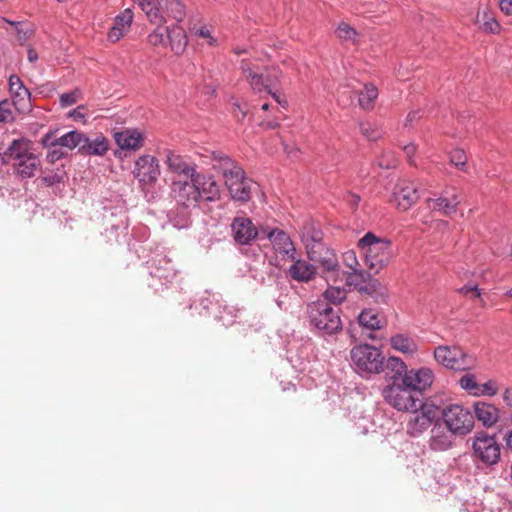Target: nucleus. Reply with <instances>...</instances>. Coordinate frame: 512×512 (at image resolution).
<instances>
[{"instance_id": "ea45409f", "label": "nucleus", "mask_w": 512, "mask_h": 512, "mask_svg": "<svg viewBox=\"0 0 512 512\" xmlns=\"http://www.w3.org/2000/svg\"><path fill=\"white\" fill-rule=\"evenodd\" d=\"M223 178L226 187L233 186L237 182L252 181L246 177L244 170L239 165L229 173L225 174Z\"/></svg>"}, {"instance_id": "de8ad7c7", "label": "nucleus", "mask_w": 512, "mask_h": 512, "mask_svg": "<svg viewBox=\"0 0 512 512\" xmlns=\"http://www.w3.org/2000/svg\"><path fill=\"white\" fill-rule=\"evenodd\" d=\"M450 163L462 171H465L467 156L461 149H454L450 153Z\"/></svg>"}, {"instance_id": "412c9836", "label": "nucleus", "mask_w": 512, "mask_h": 512, "mask_svg": "<svg viewBox=\"0 0 512 512\" xmlns=\"http://www.w3.org/2000/svg\"><path fill=\"white\" fill-rule=\"evenodd\" d=\"M165 164L169 172L184 178L196 176L199 172L194 163L188 162L187 159L172 150H165Z\"/></svg>"}, {"instance_id": "a18cd8bd", "label": "nucleus", "mask_w": 512, "mask_h": 512, "mask_svg": "<svg viewBox=\"0 0 512 512\" xmlns=\"http://www.w3.org/2000/svg\"><path fill=\"white\" fill-rule=\"evenodd\" d=\"M324 297L329 302L337 304L345 299L346 292L344 289L339 287H330L324 292Z\"/></svg>"}, {"instance_id": "864d4df0", "label": "nucleus", "mask_w": 512, "mask_h": 512, "mask_svg": "<svg viewBox=\"0 0 512 512\" xmlns=\"http://www.w3.org/2000/svg\"><path fill=\"white\" fill-rule=\"evenodd\" d=\"M378 165L381 168L385 169L394 168L397 165V160L395 159L392 153H387L386 155H383V157L379 159Z\"/></svg>"}, {"instance_id": "7ed1b4c3", "label": "nucleus", "mask_w": 512, "mask_h": 512, "mask_svg": "<svg viewBox=\"0 0 512 512\" xmlns=\"http://www.w3.org/2000/svg\"><path fill=\"white\" fill-rule=\"evenodd\" d=\"M8 162H12L17 174L22 178H31L40 168V159L32 152L31 142L26 139L14 140L4 153Z\"/></svg>"}, {"instance_id": "f257e3e1", "label": "nucleus", "mask_w": 512, "mask_h": 512, "mask_svg": "<svg viewBox=\"0 0 512 512\" xmlns=\"http://www.w3.org/2000/svg\"><path fill=\"white\" fill-rule=\"evenodd\" d=\"M142 11L146 14L150 23L157 25L148 37V43L154 47H166V34L168 27L163 25L166 19L172 18L177 22H181L185 16V6L179 0H133Z\"/></svg>"}, {"instance_id": "393cba45", "label": "nucleus", "mask_w": 512, "mask_h": 512, "mask_svg": "<svg viewBox=\"0 0 512 512\" xmlns=\"http://www.w3.org/2000/svg\"><path fill=\"white\" fill-rule=\"evenodd\" d=\"M117 145L124 150L136 151L143 146L144 137L136 129H126L114 134Z\"/></svg>"}, {"instance_id": "ddd939ff", "label": "nucleus", "mask_w": 512, "mask_h": 512, "mask_svg": "<svg viewBox=\"0 0 512 512\" xmlns=\"http://www.w3.org/2000/svg\"><path fill=\"white\" fill-rule=\"evenodd\" d=\"M231 233L234 241L240 245H248L258 237L262 238L261 227L257 228L246 216H238L233 219Z\"/></svg>"}, {"instance_id": "680f3d73", "label": "nucleus", "mask_w": 512, "mask_h": 512, "mask_svg": "<svg viewBox=\"0 0 512 512\" xmlns=\"http://www.w3.org/2000/svg\"><path fill=\"white\" fill-rule=\"evenodd\" d=\"M416 150H417V147H416V145L414 143H410V144L405 145L403 147V151L406 154V156H407V158H408V160L410 161L411 164L413 163L412 157L416 153Z\"/></svg>"}, {"instance_id": "a878e982", "label": "nucleus", "mask_w": 512, "mask_h": 512, "mask_svg": "<svg viewBox=\"0 0 512 512\" xmlns=\"http://www.w3.org/2000/svg\"><path fill=\"white\" fill-rule=\"evenodd\" d=\"M197 190L199 192V201L201 199L213 202L219 198V187L212 177H206L204 174L198 173L196 176Z\"/></svg>"}, {"instance_id": "09e8293b", "label": "nucleus", "mask_w": 512, "mask_h": 512, "mask_svg": "<svg viewBox=\"0 0 512 512\" xmlns=\"http://www.w3.org/2000/svg\"><path fill=\"white\" fill-rule=\"evenodd\" d=\"M499 387L495 380H488L484 384H479V391L475 392V396H494L498 393Z\"/></svg>"}, {"instance_id": "4d7b16f0", "label": "nucleus", "mask_w": 512, "mask_h": 512, "mask_svg": "<svg viewBox=\"0 0 512 512\" xmlns=\"http://www.w3.org/2000/svg\"><path fill=\"white\" fill-rule=\"evenodd\" d=\"M344 261H345L346 265L354 271L353 273L358 272L356 270V267L358 266V261L356 259L354 252L346 253L344 255Z\"/></svg>"}, {"instance_id": "4be33fe9", "label": "nucleus", "mask_w": 512, "mask_h": 512, "mask_svg": "<svg viewBox=\"0 0 512 512\" xmlns=\"http://www.w3.org/2000/svg\"><path fill=\"white\" fill-rule=\"evenodd\" d=\"M9 91L15 110L24 112L30 108V93L17 75L10 76Z\"/></svg>"}, {"instance_id": "473e14b6", "label": "nucleus", "mask_w": 512, "mask_h": 512, "mask_svg": "<svg viewBox=\"0 0 512 512\" xmlns=\"http://www.w3.org/2000/svg\"><path fill=\"white\" fill-rule=\"evenodd\" d=\"M108 148V141L103 135H98L93 140H90L85 135V142H83L81 153L102 156L108 151Z\"/></svg>"}, {"instance_id": "cd10ccee", "label": "nucleus", "mask_w": 512, "mask_h": 512, "mask_svg": "<svg viewBox=\"0 0 512 512\" xmlns=\"http://www.w3.org/2000/svg\"><path fill=\"white\" fill-rule=\"evenodd\" d=\"M474 412L475 417L485 427H492L499 419V409L491 403L481 401L475 403Z\"/></svg>"}, {"instance_id": "aec40b11", "label": "nucleus", "mask_w": 512, "mask_h": 512, "mask_svg": "<svg viewBox=\"0 0 512 512\" xmlns=\"http://www.w3.org/2000/svg\"><path fill=\"white\" fill-rule=\"evenodd\" d=\"M461 202L460 194L455 188L445 191L442 196L436 199L428 198L427 207L432 211H439L445 216H452L456 213L457 207Z\"/></svg>"}, {"instance_id": "f3484780", "label": "nucleus", "mask_w": 512, "mask_h": 512, "mask_svg": "<svg viewBox=\"0 0 512 512\" xmlns=\"http://www.w3.org/2000/svg\"><path fill=\"white\" fill-rule=\"evenodd\" d=\"M420 195L417 186L409 180H399L393 190V198L399 209L406 211L414 205Z\"/></svg>"}, {"instance_id": "6e6d98bb", "label": "nucleus", "mask_w": 512, "mask_h": 512, "mask_svg": "<svg viewBox=\"0 0 512 512\" xmlns=\"http://www.w3.org/2000/svg\"><path fill=\"white\" fill-rule=\"evenodd\" d=\"M360 196L352 192H347L344 195V201L353 209H357L360 203Z\"/></svg>"}, {"instance_id": "9b49d317", "label": "nucleus", "mask_w": 512, "mask_h": 512, "mask_svg": "<svg viewBox=\"0 0 512 512\" xmlns=\"http://www.w3.org/2000/svg\"><path fill=\"white\" fill-rule=\"evenodd\" d=\"M311 323L327 334H333L341 329L338 312L326 303H314L309 310Z\"/></svg>"}, {"instance_id": "4468645a", "label": "nucleus", "mask_w": 512, "mask_h": 512, "mask_svg": "<svg viewBox=\"0 0 512 512\" xmlns=\"http://www.w3.org/2000/svg\"><path fill=\"white\" fill-rule=\"evenodd\" d=\"M133 174L142 185L154 184L160 175L158 160L151 155L139 157L135 163Z\"/></svg>"}, {"instance_id": "0e129e2a", "label": "nucleus", "mask_w": 512, "mask_h": 512, "mask_svg": "<svg viewBox=\"0 0 512 512\" xmlns=\"http://www.w3.org/2000/svg\"><path fill=\"white\" fill-rule=\"evenodd\" d=\"M268 94H270L272 96V98L277 102L279 103L280 105H282L283 107H286L287 106V101L285 99H282L280 94L277 93V91H274L273 90H270V91H267Z\"/></svg>"}, {"instance_id": "c9c22d12", "label": "nucleus", "mask_w": 512, "mask_h": 512, "mask_svg": "<svg viewBox=\"0 0 512 512\" xmlns=\"http://www.w3.org/2000/svg\"><path fill=\"white\" fill-rule=\"evenodd\" d=\"M384 370L387 371V377L395 382L399 378L403 379L407 366L400 358L392 356L388 359L384 358Z\"/></svg>"}, {"instance_id": "20e7f679", "label": "nucleus", "mask_w": 512, "mask_h": 512, "mask_svg": "<svg viewBox=\"0 0 512 512\" xmlns=\"http://www.w3.org/2000/svg\"><path fill=\"white\" fill-rule=\"evenodd\" d=\"M240 69L246 82L255 92L270 91L281 86L283 73L278 67L267 68L263 73L251 60L243 59Z\"/></svg>"}, {"instance_id": "2f4dec72", "label": "nucleus", "mask_w": 512, "mask_h": 512, "mask_svg": "<svg viewBox=\"0 0 512 512\" xmlns=\"http://www.w3.org/2000/svg\"><path fill=\"white\" fill-rule=\"evenodd\" d=\"M347 281L350 285H355L359 292L368 295L376 293L380 288V282L378 280L371 278L366 280L362 272L350 274Z\"/></svg>"}, {"instance_id": "4c0bfd02", "label": "nucleus", "mask_w": 512, "mask_h": 512, "mask_svg": "<svg viewBox=\"0 0 512 512\" xmlns=\"http://www.w3.org/2000/svg\"><path fill=\"white\" fill-rule=\"evenodd\" d=\"M378 97V89L373 84H365L364 89L360 91L358 102L362 109L372 110L374 102Z\"/></svg>"}, {"instance_id": "6e6552de", "label": "nucleus", "mask_w": 512, "mask_h": 512, "mask_svg": "<svg viewBox=\"0 0 512 512\" xmlns=\"http://www.w3.org/2000/svg\"><path fill=\"white\" fill-rule=\"evenodd\" d=\"M409 413L406 431L410 436L417 437L437 419L438 408L433 404L421 402L417 409L411 410Z\"/></svg>"}, {"instance_id": "69168bd1", "label": "nucleus", "mask_w": 512, "mask_h": 512, "mask_svg": "<svg viewBox=\"0 0 512 512\" xmlns=\"http://www.w3.org/2000/svg\"><path fill=\"white\" fill-rule=\"evenodd\" d=\"M38 59V54L33 48L28 49V60L30 62H35Z\"/></svg>"}, {"instance_id": "dca6fc26", "label": "nucleus", "mask_w": 512, "mask_h": 512, "mask_svg": "<svg viewBox=\"0 0 512 512\" xmlns=\"http://www.w3.org/2000/svg\"><path fill=\"white\" fill-rule=\"evenodd\" d=\"M196 177L192 176L185 180H175L172 182L171 190L178 203L185 206L199 202V192L196 183Z\"/></svg>"}, {"instance_id": "79ce46f5", "label": "nucleus", "mask_w": 512, "mask_h": 512, "mask_svg": "<svg viewBox=\"0 0 512 512\" xmlns=\"http://www.w3.org/2000/svg\"><path fill=\"white\" fill-rule=\"evenodd\" d=\"M7 23L15 27L16 31V40L20 45L25 44V42L31 37L33 34V30L28 26H24L20 23L12 22L5 20Z\"/></svg>"}, {"instance_id": "6ab92c4d", "label": "nucleus", "mask_w": 512, "mask_h": 512, "mask_svg": "<svg viewBox=\"0 0 512 512\" xmlns=\"http://www.w3.org/2000/svg\"><path fill=\"white\" fill-rule=\"evenodd\" d=\"M434 375L431 369L423 367L420 369L407 370L402 379V384L416 394L426 390L433 383Z\"/></svg>"}, {"instance_id": "bf43d9fd", "label": "nucleus", "mask_w": 512, "mask_h": 512, "mask_svg": "<svg viewBox=\"0 0 512 512\" xmlns=\"http://www.w3.org/2000/svg\"><path fill=\"white\" fill-rule=\"evenodd\" d=\"M502 398H503L505 405L509 409H512V385L508 386L504 389Z\"/></svg>"}, {"instance_id": "3c124183", "label": "nucleus", "mask_w": 512, "mask_h": 512, "mask_svg": "<svg viewBox=\"0 0 512 512\" xmlns=\"http://www.w3.org/2000/svg\"><path fill=\"white\" fill-rule=\"evenodd\" d=\"M81 97V92L78 89H75L74 91L63 93L60 96V104L62 107H69L73 104H75Z\"/></svg>"}, {"instance_id": "774afa93", "label": "nucleus", "mask_w": 512, "mask_h": 512, "mask_svg": "<svg viewBox=\"0 0 512 512\" xmlns=\"http://www.w3.org/2000/svg\"><path fill=\"white\" fill-rule=\"evenodd\" d=\"M43 182L46 183L48 186H51L55 183V177H43Z\"/></svg>"}, {"instance_id": "052dcab7", "label": "nucleus", "mask_w": 512, "mask_h": 512, "mask_svg": "<svg viewBox=\"0 0 512 512\" xmlns=\"http://www.w3.org/2000/svg\"><path fill=\"white\" fill-rule=\"evenodd\" d=\"M85 110L86 107L84 105L78 106L76 109H74L72 112H70V117H72L74 120H81L85 117Z\"/></svg>"}, {"instance_id": "423d86ee", "label": "nucleus", "mask_w": 512, "mask_h": 512, "mask_svg": "<svg viewBox=\"0 0 512 512\" xmlns=\"http://www.w3.org/2000/svg\"><path fill=\"white\" fill-rule=\"evenodd\" d=\"M382 395L385 401L398 411L409 412L417 409L422 399L404 386L402 383L393 382L383 389Z\"/></svg>"}, {"instance_id": "bb28decb", "label": "nucleus", "mask_w": 512, "mask_h": 512, "mask_svg": "<svg viewBox=\"0 0 512 512\" xmlns=\"http://www.w3.org/2000/svg\"><path fill=\"white\" fill-rule=\"evenodd\" d=\"M288 275L297 282H309L316 276V267L305 260H292Z\"/></svg>"}, {"instance_id": "c03bdc74", "label": "nucleus", "mask_w": 512, "mask_h": 512, "mask_svg": "<svg viewBox=\"0 0 512 512\" xmlns=\"http://www.w3.org/2000/svg\"><path fill=\"white\" fill-rule=\"evenodd\" d=\"M459 292L464 295L465 297L471 299V300H474V299H479L480 301V305L482 307H485L486 306V303L485 301L481 298V290L478 288V285L477 284H467L465 286H463Z\"/></svg>"}, {"instance_id": "338daca9", "label": "nucleus", "mask_w": 512, "mask_h": 512, "mask_svg": "<svg viewBox=\"0 0 512 512\" xmlns=\"http://www.w3.org/2000/svg\"><path fill=\"white\" fill-rule=\"evenodd\" d=\"M506 445L512 451V430L506 436Z\"/></svg>"}, {"instance_id": "e433bc0d", "label": "nucleus", "mask_w": 512, "mask_h": 512, "mask_svg": "<svg viewBox=\"0 0 512 512\" xmlns=\"http://www.w3.org/2000/svg\"><path fill=\"white\" fill-rule=\"evenodd\" d=\"M253 181L237 182L233 186H228L227 189L232 199L240 202H248L251 198V189Z\"/></svg>"}, {"instance_id": "8fccbe9b", "label": "nucleus", "mask_w": 512, "mask_h": 512, "mask_svg": "<svg viewBox=\"0 0 512 512\" xmlns=\"http://www.w3.org/2000/svg\"><path fill=\"white\" fill-rule=\"evenodd\" d=\"M14 102L4 100L0 102V122H9L13 119Z\"/></svg>"}, {"instance_id": "a211bd4d", "label": "nucleus", "mask_w": 512, "mask_h": 512, "mask_svg": "<svg viewBox=\"0 0 512 512\" xmlns=\"http://www.w3.org/2000/svg\"><path fill=\"white\" fill-rule=\"evenodd\" d=\"M262 235L267 238L274 250L280 254L286 255L289 259L294 260L295 247L289 235L281 229L261 227Z\"/></svg>"}, {"instance_id": "a19ab883", "label": "nucleus", "mask_w": 512, "mask_h": 512, "mask_svg": "<svg viewBox=\"0 0 512 512\" xmlns=\"http://www.w3.org/2000/svg\"><path fill=\"white\" fill-rule=\"evenodd\" d=\"M459 384L462 389L468 391L471 395L475 396V392L479 391V383L476 381V377L474 374H464L459 379Z\"/></svg>"}, {"instance_id": "e2e57ef3", "label": "nucleus", "mask_w": 512, "mask_h": 512, "mask_svg": "<svg viewBox=\"0 0 512 512\" xmlns=\"http://www.w3.org/2000/svg\"><path fill=\"white\" fill-rule=\"evenodd\" d=\"M499 6L506 15L512 14V0H499Z\"/></svg>"}, {"instance_id": "1a4fd4ad", "label": "nucleus", "mask_w": 512, "mask_h": 512, "mask_svg": "<svg viewBox=\"0 0 512 512\" xmlns=\"http://www.w3.org/2000/svg\"><path fill=\"white\" fill-rule=\"evenodd\" d=\"M445 425L458 435L468 434L474 427V415L465 407L452 404L442 411Z\"/></svg>"}, {"instance_id": "37998d69", "label": "nucleus", "mask_w": 512, "mask_h": 512, "mask_svg": "<svg viewBox=\"0 0 512 512\" xmlns=\"http://www.w3.org/2000/svg\"><path fill=\"white\" fill-rule=\"evenodd\" d=\"M335 33L340 40L344 41H354L357 36L356 30L345 22L338 25Z\"/></svg>"}, {"instance_id": "9d476101", "label": "nucleus", "mask_w": 512, "mask_h": 512, "mask_svg": "<svg viewBox=\"0 0 512 512\" xmlns=\"http://www.w3.org/2000/svg\"><path fill=\"white\" fill-rule=\"evenodd\" d=\"M307 255L311 261L320 265L323 272L326 273L328 281L336 282L340 266L337 256L332 250L323 244H307Z\"/></svg>"}, {"instance_id": "f704fd0d", "label": "nucleus", "mask_w": 512, "mask_h": 512, "mask_svg": "<svg viewBox=\"0 0 512 512\" xmlns=\"http://www.w3.org/2000/svg\"><path fill=\"white\" fill-rule=\"evenodd\" d=\"M211 161L213 169L220 172L222 176L238 166L234 160L221 151H213L211 154Z\"/></svg>"}, {"instance_id": "f8f14e48", "label": "nucleus", "mask_w": 512, "mask_h": 512, "mask_svg": "<svg viewBox=\"0 0 512 512\" xmlns=\"http://www.w3.org/2000/svg\"><path fill=\"white\" fill-rule=\"evenodd\" d=\"M473 455L487 465L496 464L500 459V445L494 436L478 433L473 438Z\"/></svg>"}, {"instance_id": "58836bf2", "label": "nucleus", "mask_w": 512, "mask_h": 512, "mask_svg": "<svg viewBox=\"0 0 512 512\" xmlns=\"http://www.w3.org/2000/svg\"><path fill=\"white\" fill-rule=\"evenodd\" d=\"M301 237L306 247L307 244H322V232L314 223H306L302 227Z\"/></svg>"}, {"instance_id": "49530a36", "label": "nucleus", "mask_w": 512, "mask_h": 512, "mask_svg": "<svg viewBox=\"0 0 512 512\" xmlns=\"http://www.w3.org/2000/svg\"><path fill=\"white\" fill-rule=\"evenodd\" d=\"M360 130L363 136H365L370 141H376L381 138V130L374 124L371 123H363L360 125Z\"/></svg>"}, {"instance_id": "5701e85b", "label": "nucleus", "mask_w": 512, "mask_h": 512, "mask_svg": "<svg viewBox=\"0 0 512 512\" xmlns=\"http://www.w3.org/2000/svg\"><path fill=\"white\" fill-rule=\"evenodd\" d=\"M133 17V11L130 8L117 15L107 35L109 41L118 42L130 30Z\"/></svg>"}, {"instance_id": "13d9d810", "label": "nucleus", "mask_w": 512, "mask_h": 512, "mask_svg": "<svg viewBox=\"0 0 512 512\" xmlns=\"http://www.w3.org/2000/svg\"><path fill=\"white\" fill-rule=\"evenodd\" d=\"M421 117L422 114L420 111L409 112L404 123L405 127H411L413 123L418 121Z\"/></svg>"}, {"instance_id": "0eeeda50", "label": "nucleus", "mask_w": 512, "mask_h": 512, "mask_svg": "<svg viewBox=\"0 0 512 512\" xmlns=\"http://www.w3.org/2000/svg\"><path fill=\"white\" fill-rule=\"evenodd\" d=\"M434 358L442 366L456 371H467L476 365V358L459 347L438 346Z\"/></svg>"}, {"instance_id": "72a5a7b5", "label": "nucleus", "mask_w": 512, "mask_h": 512, "mask_svg": "<svg viewBox=\"0 0 512 512\" xmlns=\"http://www.w3.org/2000/svg\"><path fill=\"white\" fill-rule=\"evenodd\" d=\"M390 345L394 350L406 355H413L418 350L416 342L412 338L403 334H396L392 336L390 339Z\"/></svg>"}, {"instance_id": "b1692460", "label": "nucleus", "mask_w": 512, "mask_h": 512, "mask_svg": "<svg viewBox=\"0 0 512 512\" xmlns=\"http://www.w3.org/2000/svg\"><path fill=\"white\" fill-rule=\"evenodd\" d=\"M453 435L456 433L443 427L440 424H435L431 429L430 447L435 451H445L452 446Z\"/></svg>"}, {"instance_id": "603ef678", "label": "nucleus", "mask_w": 512, "mask_h": 512, "mask_svg": "<svg viewBox=\"0 0 512 512\" xmlns=\"http://www.w3.org/2000/svg\"><path fill=\"white\" fill-rule=\"evenodd\" d=\"M48 149L49 151L47 153L46 159L49 163L53 164L65 156V153L63 152L62 147L60 146L51 147Z\"/></svg>"}, {"instance_id": "c85d7f7f", "label": "nucleus", "mask_w": 512, "mask_h": 512, "mask_svg": "<svg viewBox=\"0 0 512 512\" xmlns=\"http://www.w3.org/2000/svg\"><path fill=\"white\" fill-rule=\"evenodd\" d=\"M166 38L167 46H170L175 54L179 55L185 51L188 40L185 30L181 26L173 25L168 27Z\"/></svg>"}, {"instance_id": "c756f323", "label": "nucleus", "mask_w": 512, "mask_h": 512, "mask_svg": "<svg viewBox=\"0 0 512 512\" xmlns=\"http://www.w3.org/2000/svg\"><path fill=\"white\" fill-rule=\"evenodd\" d=\"M358 323L361 327L370 330H380L386 325V320L376 310L364 309L358 316Z\"/></svg>"}, {"instance_id": "39448f33", "label": "nucleus", "mask_w": 512, "mask_h": 512, "mask_svg": "<svg viewBox=\"0 0 512 512\" xmlns=\"http://www.w3.org/2000/svg\"><path fill=\"white\" fill-rule=\"evenodd\" d=\"M350 356L357 372L361 375L379 374L384 371V356L374 346L368 344L355 346L352 348Z\"/></svg>"}, {"instance_id": "f03ea898", "label": "nucleus", "mask_w": 512, "mask_h": 512, "mask_svg": "<svg viewBox=\"0 0 512 512\" xmlns=\"http://www.w3.org/2000/svg\"><path fill=\"white\" fill-rule=\"evenodd\" d=\"M358 247L365 257L366 265L373 273H378L389 263L391 242L388 239L376 237L368 232L358 241Z\"/></svg>"}, {"instance_id": "5fc2aeb1", "label": "nucleus", "mask_w": 512, "mask_h": 512, "mask_svg": "<svg viewBox=\"0 0 512 512\" xmlns=\"http://www.w3.org/2000/svg\"><path fill=\"white\" fill-rule=\"evenodd\" d=\"M195 33L197 36L205 39L209 45H213L216 42L212 36L211 30L207 27H200Z\"/></svg>"}, {"instance_id": "7c9ffc66", "label": "nucleus", "mask_w": 512, "mask_h": 512, "mask_svg": "<svg viewBox=\"0 0 512 512\" xmlns=\"http://www.w3.org/2000/svg\"><path fill=\"white\" fill-rule=\"evenodd\" d=\"M478 29L484 33L498 34L501 30L493 12L488 9L479 10L475 17Z\"/></svg>"}, {"instance_id": "2eb2a0df", "label": "nucleus", "mask_w": 512, "mask_h": 512, "mask_svg": "<svg viewBox=\"0 0 512 512\" xmlns=\"http://www.w3.org/2000/svg\"><path fill=\"white\" fill-rule=\"evenodd\" d=\"M83 142H85V134L77 130L69 131L60 137H56L54 132H49L41 139L42 145L46 148L60 146L62 148L73 150L78 147L80 152L82 150Z\"/></svg>"}]
</instances>
